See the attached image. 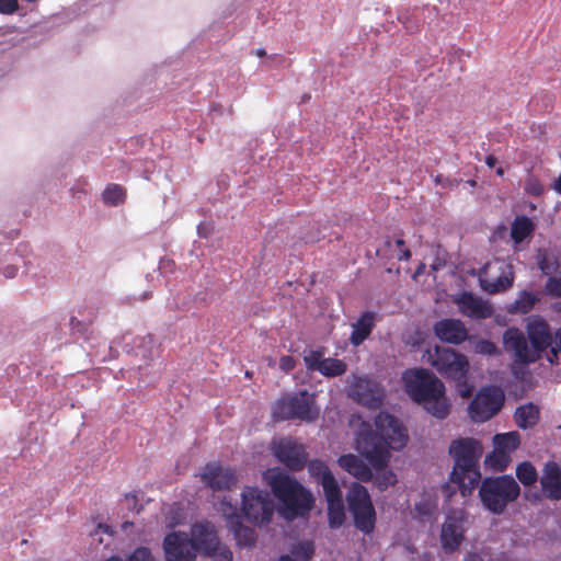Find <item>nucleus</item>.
<instances>
[{
	"mask_svg": "<svg viewBox=\"0 0 561 561\" xmlns=\"http://www.w3.org/2000/svg\"><path fill=\"white\" fill-rule=\"evenodd\" d=\"M272 493H241V516L254 526L268 524L275 511Z\"/></svg>",
	"mask_w": 561,
	"mask_h": 561,
	"instance_id": "nucleus-8",
	"label": "nucleus"
},
{
	"mask_svg": "<svg viewBox=\"0 0 561 561\" xmlns=\"http://www.w3.org/2000/svg\"><path fill=\"white\" fill-rule=\"evenodd\" d=\"M167 561H194L197 549L185 533H171L163 540Z\"/></svg>",
	"mask_w": 561,
	"mask_h": 561,
	"instance_id": "nucleus-14",
	"label": "nucleus"
},
{
	"mask_svg": "<svg viewBox=\"0 0 561 561\" xmlns=\"http://www.w3.org/2000/svg\"><path fill=\"white\" fill-rule=\"evenodd\" d=\"M271 491H307L295 478L278 467L268 468L263 473Z\"/></svg>",
	"mask_w": 561,
	"mask_h": 561,
	"instance_id": "nucleus-19",
	"label": "nucleus"
},
{
	"mask_svg": "<svg viewBox=\"0 0 561 561\" xmlns=\"http://www.w3.org/2000/svg\"><path fill=\"white\" fill-rule=\"evenodd\" d=\"M339 465L360 481L367 482L373 479L371 468L358 456L353 454L343 455L339 458Z\"/></svg>",
	"mask_w": 561,
	"mask_h": 561,
	"instance_id": "nucleus-22",
	"label": "nucleus"
},
{
	"mask_svg": "<svg viewBox=\"0 0 561 561\" xmlns=\"http://www.w3.org/2000/svg\"><path fill=\"white\" fill-rule=\"evenodd\" d=\"M221 512L226 517L228 527L233 533L238 546L247 548L254 547L256 542L255 531L253 528L242 524V516L238 512V507L224 499L221 501Z\"/></svg>",
	"mask_w": 561,
	"mask_h": 561,
	"instance_id": "nucleus-13",
	"label": "nucleus"
},
{
	"mask_svg": "<svg viewBox=\"0 0 561 561\" xmlns=\"http://www.w3.org/2000/svg\"><path fill=\"white\" fill-rule=\"evenodd\" d=\"M469 342L472 343L473 352L481 355H495L497 354V347L495 343L490 340L476 339L469 336Z\"/></svg>",
	"mask_w": 561,
	"mask_h": 561,
	"instance_id": "nucleus-38",
	"label": "nucleus"
},
{
	"mask_svg": "<svg viewBox=\"0 0 561 561\" xmlns=\"http://www.w3.org/2000/svg\"><path fill=\"white\" fill-rule=\"evenodd\" d=\"M497 162V159L495 156L493 154H489L485 157V164L489 167V168H493Z\"/></svg>",
	"mask_w": 561,
	"mask_h": 561,
	"instance_id": "nucleus-52",
	"label": "nucleus"
},
{
	"mask_svg": "<svg viewBox=\"0 0 561 561\" xmlns=\"http://www.w3.org/2000/svg\"><path fill=\"white\" fill-rule=\"evenodd\" d=\"M201 480L211 491H230L237 486L238 474L236 469L229 465L209 461L202 469Z\"/></svg>",
	"mask_w": 561,
	"mask_h": 561,
	"instance_id": "nucleus-10",
	"label": "nucleus"
},
{
	"mask_svg": "<svg viewBox=\"0 0 561 561\" xmlns=\"http://www.w3.org/2000/svg\"><path fill=\"white\" fill-rule=\"evenodd\" d=\"M540 484L545 492L561 491V467L558 462L549 460L543 465Z\"/></svg>",
	"mask_w": 561,
	"mask_h": 561,
	"instance_id": "nucleus-25",
	"label": "nucleus"
},
{
	"mask_svg": "<svg viewBox=\"0 0 561 561\" xmlns=\"http://www.w3.org/2000/svg\"><path fill=\"white\" fill-rule=\"evenodd\" d=\"M465 513L460 510L447 514L440 533V543L446 552L456 551L463 540Z\"/></svg>",
	"mask_w": 561,
	"mask_h": 561,
	"instance_id": "nucleus-15",
	"label": "nucleus"
},
{
	"mask_svg": "<svg viewBox=\"0 0 561 561\" xmlns=\"http://www.w3.org/2000/svg\"><path fill=\"white\" fill-rule=\"evenodd\" d=\"M520 493H479L483 505L494 514H501L507 503L514 502Z\"/></svg>",
	"mask_w": 561,
	"mask_h": 561,
	"instance_id": "nucleus-28",
	"label": "nucleus"
},
{
	"mask_svg": "<svg viewBox=\"0 0 561 561\" xmlns=\"http://www.w3.org/2000/svg\"><path fill=\"white\" fill-rule=\"evenodd\" d=\"M516 477L525 486H531L538 480L537 470L529 461H523L517 466Z\"/></svg>",
	"mask_w": 561,
	"mask_h": 561,
	"instance_id": "nucleus-34",
	"label": "nucleus"
},
{
	"mask_svg": "<svg viewBox=\"0 0 561 561\" xmlns=\"http://www.w3.org/2000/svg\"><path fill=\"white\" fill-rule=\"evenodd\" d=\"M191 534V542H193L197 551L210 552L211 550H216V546L219 541L214 526L209 523L193 525Z\"/></svg>",
	"mask_w": 561,
	"mask_h": 561,
	"instance_id": "nucleus-20",
	"label": "nucleus"
},
{
	"mask_svg": "<svg viewBox=\"0 0 561 561\" xmlns=\"http://www.w3.org/2000/svg\"><path fill=\"white\" fill-rule=\"evenodd\" d=\"M538 298L530 291L523 290L516 300L508 307L511 313H528L537 302Z\"/></svg>",
	"mask_w": 561,
	"mask_h": 561,
	"instance_id": "nucleus-33",
	"label": "nucleus"
},
{
	"mask_svg": "<svg viewBox=\"0 0 561 561\" xmlns=\"http://www.w3.org/2000/svg\"><path fill=\"white\" fill-rule=\"evenodd\" d=\"M18 0H0V13L1 14H13L18 11Z\"/></svg>",
	"mask_w": 561,
	"mask_h": 561,
	"instance_id": "nucleus-46",
	"label": "nucleus"
},
{
	"mask_svg": "<svg viewBox=\"0 0 561 561\" xmlns=\"http://www.w3.org/2000/svg\"><path fill=\"white\" fill-rule=\"evenodd\" d=\"M394 245L399 248V252L397 253L396 257L399 261H408L411 257V251L405 248V242L403 239H397L394 241Z\"/></svg>",
	"mask_w": 561,
	"mask_h": 561,
	"instance_id": "nucleus-47",
	"label": "nucleus"
},
{
	"mask_svg": "<svg viewBox=\"0 0 561 561\" xmlns=\"http://www.w3.org/2000/svg\"><path fill=\"white\" fill-rule=\"evenodd\" d=\"M376 432L368 423H363L356 434L355 448L378 471L383 480L378 483L387 489L397 481L396 474L387 470L389 449L400 450L408 443L403 424L388 412H379L375 417Z\"/></svg>",
	"mask_w": 561,
	"mask_h": 561,
	"instance_id": "nucleus-1",
	"label": "nucleus"
},
{
	"mask_svg": "<svg viewBox=\"0 0 561 561\" xmlns=\"http://www.w3.org/2000/svg\"><path fill=\"white\" fill-rule=\"evenodd\" d=\"M454 494L455 493H453V492L447 493V501H449Z\"/></svg>",
	"mask_w": 561,
	"mask_h": 561,
	"instance_id": "nucleus-64",
	"label": "nucleus"
},
{
	"mask_svg": "<svg viewBox=\"0 0 561 561\" xmlns=\"http://www.w3.org/2000/svg\"><path fill=\"white\" fill-rule=\"evenodd\" d=\"M471 394V389L461 390V396L463 398H467Z\"/></svg>",
	"mask_w": 561,
	"mask_h": 561,
	"instance_id": "nucleus-58",
	"label": "nucleus"
},
{
	"mask_svg": "<svg viewBox=\"0 0 561 561\" xmlns=\"http://www.w3.org/2000/svg\"><path fill=\"white\" fill-rule=\"evenodd\" d=\"M525 335L519 329L508 328L503 335V342L508 352H512L518 364L528 365L538 362L542 353L550 351L553 334L548 321L537 314L527 319Z\"/></svg>",
	"mask_w": 561,
	"mask_h": 561,
	"instance_id": "nucleus-2",
	"label": "nucleus"
},
{
	"mask_svg": "<svg viewBox=\"0 0 561 561\" xmlns=\"http://www.w3.org/2000/svg\"><path fill=\"white\" fill-rule=\"evenodd\" d=\"M482 444L471 437L458 438L451 442L449 454L454 458L450 482L457 491H473L480 483L479 460L482 456Z\"/></svg>",
	"mask_w": 561,
	"mask_h": 561,
	"instance_id": "nucleus-4",
	"label": "nucleus"
},
{
	"mask_svg": "<svg viewBox=\"0 0 561 561\" xmlns=\"http://www.w3.org/2000/svg\"><path fill=\"white\" fill-rule=\"evenodd\" d=\"M392 245H393V242H392L389 238H387V239L383 241V243H382L379 248H377V250H376V254H377L378 256H380V257H383V259H389V257H391L392 255H390V253H389V252H390V250H391Z\"/></svg>",
	"mask_w": 561,
	"mask_h": 561,
	"instance_id": "nucleus-49",
	"label": "nucleus"
},
{
	"mask_svg": "<svg viewBox=\"0 0 561 561\" xmlns=\"http://www.w3.org/2000/svg\"><path fill=\"white\" fill-rule=\"evenodd\" d=\"M294 559L309 561L314 554V543L310 540L300 541L291 548Z\"/></svg>",
	"mask_w": 561,
	"mask_h": 561,
	"instance_id": "nucleus-36",
	"label": "nucleus"
},
{
	"mask_svg": "<svg viewBox=\"0 0 561 561\" xmlns=\"http://www.w3.org/2000/svg\"><path fill=\"white\" fill-rule=\"evenodd\" d=\"M436 337L440 341L459 345L469 339L468 331L461 320L443 319L433 327Z\"/></svg>",
	"mask_w": 561,
	"mask_h": 561,
	"instance_id": "nucleus-17",
	"label": "nucleus"
},
{
	"mask_svg": "<svg viewBox=\"0 0 561 561\" xmlns=\"http://www.w3.org/2000/svg\"><path fill=\"white\" fill-rule=\"evenodd\" d=\"M256 55H257L259 57H263V56H265V55H266V53H265V50H264V49H257V50H256Z\"/></svg>",
	"mask_w": 561,
	"mask_h": 561,
	"instance_id": "nucleus-60",
	"label": "nucleus"
},
{
	"mask_svg": "<svg viewBox=\"0 0 561 561\" xmlns=\"http://www.w3.org/2000/svg\"><path fill=\"white\" fill-rule=\"evenodd\" d=\"M278 561H296V560L289 556H282Z\"/></svg>",
	"mask_w": 561,
	"mask_h": 561,
	"instance_id": "nucleus-57",
	"label": "nucleus"
},
{
	"mask_svg": "<svg viewBox=\"0 0 561 561\" xmlns=\"http://www.w3.org/2000/svg\"><path fill=\"white\" fill-rule=\"evenodd\" d=\"M274 455L293 471L301 470L307 462L305 447L291 438H282L274 447Z\"/></svg>",
	"mask_w": 561,
	"mask_h": 561,
	"instance_id": "nucleus-16",
	"label": "nucleus"
},
{
	"mask_svg": "<svg viewBox=\"0 0 561 561\" xmlns=\"http://www.w3.org/2000/svg\"><path fill=\"white\" fill-rule=\"evenodd\" d=\"M403 379L405 391L414 402L436 419L447 417L450 403L445 396V386L432 371L424 368L410 370Z\"/></svg>",
	"mask_w": 561,
	"mask_h": 561,
	"instance_id": "nucleus-3",
	"label": "nucleus"
},
{
	"mask_svg": "<svg viewBox=\"0 0 561 561\" xmlns=\"http://www.w3.org/2000/svg\"><path fill=\"white\" fill-rule=\"evenodd\" d=\"M556 337L558 340L557 347H551L547 354V359L551 365L558 364L559 354H561V327L556 331Z\"/></svg>",
	"mask_w": 561,
	"mask_h": 561,
	"instance_id": "nucleus-45",
	"label": "nucleus"
},
{
	"mask_svg": "<svg viewBox=\"0 0 561 561\" xmlns=\"http://www.w3.org/2000/svg\"><path fill=\"white\" fill-rule=\"evenodd\" d=\"M539 419L540 410L531 402L519 405L514 413V421L522 430L534 427L539 422Z\"/></svg>",
	"mask_w": 561,
	"mask_h": 561,
	"instance_id": "nucleus-26",
	"label": "nucleus"
},
{
	"mask_svg": "<svg viewBox=\"0 0 561 561\" xmlns=\"http://www.w3.org/2000/svg\"><path fill=\"white\" fill-rule=\"evenodd\" d=\"M415 512L421 520H430L437 512V499L433 493H422L421 500L415 504Z\"/></svg>",
	"mask_w": 561,
	"mask_h": 561,
	"instance_id": "nucleus-31",
	"label": "nucleus"
},
{
	"mask_svg": "<svg viewBox=\"0 0 561 561\" xmlns=\"http://www.w3.org/2000/svg\"><path fill=\"white\" fill-rule=\"evenodd\" d=\"M495 172H496V174L499 176H503L504 175V169L503 168H497Z\"/></svg>",
	"mask_w": 561,
	"mask_h": 561,
	"instance_id": "nucleus-61",
	"label": "nucleus"
},
{
	"mask_svg": "<svg viewBox=\"0 0 561 561\" xmlns=\"http://www.w3.org/2000/svg\"><path fill=\"white\" fill-rule=\"evenodd\" d=\"M507 272L503 271L494 280L480 277V286L488 294L494 295L511 288L514 283V272L511 265L506 266Z\"/></svg>",
	"mask_w": 561,
	"mask_h": 561,
	"instance_id": "nucleus-27",
	"label": "nucleus"
},
{
	"mask_svg": "<svg viewBox=\"0 0 561 561\" xmlns=\"http://www.w3.org/2000/svg\"><path fill=\"white\" fill-rule=\"evenodd\" d=\"M456 302L460 312L471 319L481 320L493 314V308L472 293H462Z\"/></svg>",
	"mask_w": 561,
	"mask_h": 561,
	"instance_id": "nucleus-18",
	"label": "nucleus"
},
{
	"mask_svg": "<svg viewBox=\"0 0 561 561\" xmlns=\"http://www.w3.org/2000/svg\"><path fill=\"white\" fill-rule=\"evenodd\" d=\"M323 355V348L305 351L304 362L307 369L311 371H319L324 360Z\"/></svg>",
	"mask_w": 561,
	"mask_h": 561,
	"instance_id": "nucleus-37",
	"label": "nucleus"
},
{
	"mask_svg": "<svg viewBox=\"0 0 561 561\" xmlns=\"http://www.w3.org/2000/svg\"><path fill=\"white\" fill-rule=\"evenodd\" d=\"M319 416L314 394L301 390L280 398L273 408L275 421L301 420L312 422Z\"/></svg>",
	"mask_w": 561,
	"mask_h": 561,
	"instance_id": "nucleus-5",
	"label": "nucleus"
},
{
	"mask_svg": "<svg viewBox=\"0 0 561 561\" xmlns=\"http://www.w3.org/2000/svg\"><path fill=\"white\" fill-rule=\"evenodd\" d=\"M511 457L503 450H494L491 455L486 457V462L497 471H504Z\"/></svg>",
	"mask_w": 561,
	"mask_h": 561,
	"instance_id": "nucleus-41",
	"label": "nucleus"
},
{
	"mask_svg": "<svg viewBox=\"0 0 561 561\" xmlns=\"http://www.w3.org/2000/svg\"><path fill=\"white\" fill-rule=\"evenodd\" d=\"M479 491L482 492H516L520 491L518 483L510 476L485 479Z\"/></svg>",
	"mask_w": 561,
	"mask_h": 561,
	"instance_id": "nucleus-29",
	"label": "nucleus"
},
{
	"mask_svg": "<svg viewBox=\"0 0 561 561\" xmlns=\"http://www.w3.org/2000/svg\"><path fill=\"white\" fill-rule=\"evenodd\" d=\"M546 293L556 298H561V278L549 277L546 283Z\"/></svg>",
	"mask_w": 561,
	"mask_h": 561,
	"instance_id": "nucleus-44",
	"label": "nucleus"
},
{
	"mask_svg": "<svg viewBox=\"0 0 561 561\" xmlns=\"http://www.w3.org/2000/svg\"><path fill=\"white\" fill-rule=\"evenodd\" d=\"M536 259L538 267L543 274L550 275L558 272V260L556 259L554 262H551L545 249H539L537 251Z\"/></svg>",
	"mask_w": 561,
	"mask_h": 561,
	"instance_id": "nucleus-40",
	"label": "nucleus"
},
{
	"mask_svg": "<svg viewBox=\"0 0 561 561\" xmlns=\"http://www.w3.org/2000/svg\"><path fill=\"white\" fill-rule=\"evenodd\" d=\"M126 561H156L151 551L146 547L136 548Z\"/></svg>",
	"mask_w": 561,
	"mask_h": 561,
	"instance_id": "nucleus-43",
	"label": "nucleus"
},
{
	"mask_svg": "<svg viewBox=\"0 0 561 561\" xmlns=\"http://www.w3.org/2000/svg\"><path fill=\"white\" fill-rule=\"evenodd\" d=\"M14 273H15V268L14 267H8L5 275L8 277H12V276H14Z\"/></svg>",
	"mask_w": 561,
	"mask_h": 561,
	"instance_id": "nucleus-56",
	"label": "nucleus"
},
{
	"mask_svg": "<svg viewBox=\"0 0 561 561\" xmlns=\"http://www.w3.org/2000/svg\"><path fill=\"white\" fill-rule=\"evenodd\" d=\"M313 493H273L279 500L278 514L291 522L305 517L314 505Z\"/></svg>",
	"mask_w": 561,
	"mask_h": 561,
	"instance_id": "nucleus-12",
	"label": "nucleus"
},
{
	"mask_svg": "<svg viewBox=\"0 0 561 561\" xmlns=\"http://www.w3.org/2000/svg\"><path fill=\"white\" fill-rule=\"evenodd\" d=\"M105 561H124V560L121 557L113 556V557L106 559Z\"/></svg>",
	"mask_w": 561,
	"mask_h": 561,
	"instance_id": "nucleus-59",
	"label": "nucleus"
},
{
	"mask_svg": "<svg viewBox=\"0 0 561 561\" xmlns=\"http://www.w3.org/2000/svg\"><path fill=\"white\" fill-rule=\"evenodd\" d=\"M505 396L501 388L483 387L469 404L470 417L477 422H486L496 415L504 405Z\"/></svg>",
	"mask_w": 561,
	"mask_h": 561,
	"instance_id": "nucleus-7",
	"label": "nucleus"
},
{
	"mask_svg": "<svg viewBox=\"0 0 561 561\" xmlns=\"http://www.w3.org/2000/svg\"><path fill=\"white\" fill-rule=\"evenodd\" d=\"M347 503L355 527L367 535L373 533L376 525V511L370 493H347Z\"/></svg>",
	"mask_w": 561,
	"mask_h": 561,
	"instance_id": "nucleus-9",
	"label": "nucleus"
},
{
	"mask_svg": "<svg viewBox=\"0 0 561 561\" xmlns=\"http://www.w3.org/2000/svg\"><path fill=\"white\" fill-rule=\"evenodd\" d=\"M207 553L213 557V561H232L231 550L225 546H220L219 542L216 546V550H211Z\"/></svg>",
	"mask_w": 561,
	"mask_h": 561,
	"instance_id": "nucleus-42",
	"label": "nucleus"
},
{
	"mask_svg": "<svg viewBox=\"0 0 561 561\" xmlns=\"http://www.w3.org/2000/svg\"><path fill=\"white\" fill-rule=\"evenodd\" d=\"M348 394L356 402L369 409H377L382 404L385 393L382 387L377 381L368 377L353 376Z\"/></svg>",
	"mask_w": 561,
	"mask_h": 561,
	"instance_id": "nucleus-11",
	"label": "nucleus"
},
{
	"mask_svg": "<svg viewBox=\"0 0 561 561\" xmlns=\"http://www.w3.org/2000/svg\"><path fill=\"white\" fill-rule=\"evenodd\" d=\"M535 225L527 216H517L512 222L511 238L515 243L523 242L527 237L531 236Z\"/></svg>",
	"mask_w": 561,
	"mask_h": 561,
	"instance_id": "nucleus-30",
	"label": "nucleus"
},
{
	"mask_svg": "<svg viewBox=\"0 0 561 561\" xmlns=\"http://www.w3.org/2000/svg\"><path fill=\"white\" fill-rule=\"evenodd\" d=\"M554 190L561 194V174L559 175V178L557 179L556 181V184H554Z\"/></svg>",
	"mask_w": 561,
	"mask_h": 561,
	"instance_id": "nucleus-55",
	"label": "nucleus"
},
{
	"mask_svg": "<svg viewBox=\"0 0 561 561\" xmlns=\"http://www.w3.org/2000/svg\"><path fill=\"white\" fill-rule=\"evenodd\" d=\"M296 367V360L294 357L289 355H284L279 359V368L289 373Z\"/></svg>",
	"mask_w": 561,
	"mask_h": 561,
	"instance_id": "nucleus-48",
	"label": "nucleus"
},
{
	"mask_svg": "<svg viewBox=\"0 0 561 561\" xmlns=\"http://www.w3.org/2000/svg\"><path fill=\"white\" fill-rule=\"evenodd\" d=\"M377 313L374 311H365L352 324V333L350 342L353 346H359L369 337L376 327Z\"/></svg>",
	"mask_w": 561,
	"mask_h": 561,
	"instance_id": "nucleus-21",
	"label": "nucleus"
},
{
	"mask_svg": "<svg viewBox=\"0 0 561 561\" xmlns=\"http://www.w3.org/2000/svg\"><path fill=\"white\" fill-rule=\"evenodd\" d=\"M443 491H453L449 484L444 485Z\"/></svg>",
	"mask_w": 561,
	"mask_h": 561,
	"instance_id": "nucleus-63",
	"label": "nucleus"
},
{
	"mask_svg": "<svg viewBox=\"0 0 561 561\" xmlns=\"http://www.w3.org/2000/svg\"><path fill=\"white\" fill-rule=\"evenodd\" d=\"M495 450H503L507 455L516 450L520 445V437L517 432L496 434L493 438Z\"/></svg>",
	"mask_w": 561,
	"mask_h": 561,
	"instance_id": "nucleus-32",
	"label": "nucleus"
},
{
	"mask_svg": "<svg viewBox=\"0 0 561 561\" xmlns=\"http://www.w3.org/2000/svg\"><path fill=\"white\" fill-rule=\"evenodd\" d=\"M348 491H356V492H359V491H367L365 486L360 485L359 483L357 482H354L352 484V486L350 488Z\"/></svg>",
	"mask_w": 561,
	"mask_h": 561,
	"instance_id": "nucleus-54",
	"label": "nucleus"
},
{
	"mask_svg": "<svg viewBox=\"0 0 561 561\" xmlns=\"http://www.w3.org/2000/svg\"><path fill=\"white\" fill-rule=\"evenodd\" d=\"M125 199V191L118 184L107 186L103 192V201L110 205H118Z\"/></svg>",
	"mask_w": 561,
	"mask_h": 561,
	"instance_id": "nucleus-39",
	"label": "nucleus"
},
{
	"mask_svg": "<svg viewBox=\"0 0 561 561\" xmlns=\"http://www.w3.org/2000/svg\"><path fill=\"white\" fill-rule=\"evenodd\" d=\"M527 190L534 195H539L542 191L541 186L537 182H535L534 184L529 182L527 184Z\"/></svg>",
	"mask_w": 561,
	"mask_h": 561,
	"instance_id": "nucleus-51",
	"label": "nucleus"
},
{
	"mask_svg": "<svg viewBox=\"0 0 561 561\" xmlns=\"http://www.w3.org/2000/svg\"><path fill=\"white\" fill-rule=\"evenodd\" d=\"M197 231L199 237L202 238H208L210 233L213 232V228L207 222H201L197 227Z\"/></svg>",
	"mask_w": 561,
	"mask_h": 561,
	"instance_id": "nucleus-50",
	"label": "nucleus"
},
{
	"mask_svg": "<svg viewBox=\"0 0 561 561\" xmlns=\"http://www.w3.org/2000/svg\"><path fill=\"white\" fill-rule=\"evenodd\" d=\"M431 365L446 379L465 382L469 371L468 358L449 347L436 346L433 353L428 354Z\"/></svg>",
	"mask_w": 561,
	"mask_h": 561,
	"instance_id": "nucleus-6",
	"label": "nucleus"
},
{
	"mask_svg": "<svg viewBox=\"0 0 561 561\" xmlns=\"http://www.w3.org/2000/svg\"><path fill=\"white\" fill-rule=\"evenodd\" d=\"M347 370V365L337 358H324L319 373L325 377H337Z\"/></svg>",
	"mask_w": 561,
	"mask_h": 561,
	"instance_id": "nucleus-35",
	"label": "nucleus"
},
{
	"mask_svg": "<svg viewBox=\"0 0 561 561\" xmlns=\"http://www.w3.org/2000/svg\"><path fill=\"white\" fill-rule=\"evenodd\" d=\"M308 471L322 485L323 491H340L335 478L322 460H311L308 465Z\"/></svg>",
	"mask_w": 561,
	"mask_h": 561,
	"instance_id": "nucleus-24",
	"label": "nucleus"
},
{
	"mask_svg": "<svg viewBox=\"0 0 561 561\" xmlns=\"http://www.w3.org/2000/svg\"><path fill=\"white\" fill-rule=\"evenodd\" d=\"M328 502V523L330 528H340L345 519V506L343 501V493H324Z\"/></svg>",
	"mask_w": 561,
	"mask_h": 561,
	"instance_id": "nucleus-23",
	"label": "nucleus"
},
{
	"mask_svg": "<svg viewBox=\"0 0 561 561\" xmlns=\"http://www.w3.org/2000/svg\"><path fill=\"white\" fill-rule=\"evenodd\" d=\"M244 491L254 492V491H259V490H257V488L247 486Z\"/></svg>",
	"mask_w": 561,
	"mask_h": 561,
	"instance_id": "nucleus-62",
	"label": "nucleus"
},
{
	"mask_svg": "<svg viewBox=\"0 0 561 561\" xmlns=\"http://www.w3.org/2000/svg\"><path fill=\"white\" fill-rule=\"evenodd\" d=\"M546 499H549V500H554V501H558V500H561V493H541Z\"/></svg>",
	"mask_w": 561,
	"mask_h": 561,
	"instance_id": "nucleus-53",
	"label": "nucleus"
}]
</instances>
